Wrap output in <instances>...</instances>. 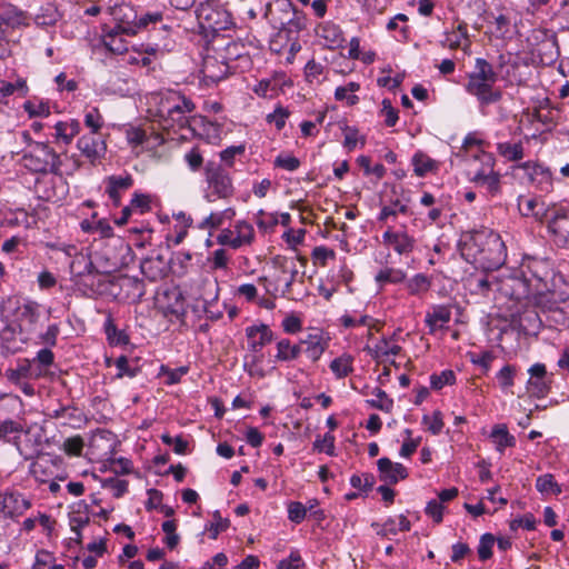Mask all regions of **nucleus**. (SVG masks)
I'll return each instance as SVG.
<instances>
[{"mask_svg": "<svg viewBox=\"0 0 569 569\" xmlns=\"http://www.w3.org/2000/svg\"><path fill=\"white\" fill-rule=\"evenodd\" d=\"M121 34L124 33L114 28L103 37V44L110 52L122 54L128 50L127 42Z\"/></svg>", "mask_w": 569, "mask_h": 569, "instance_id": "33", "label": "nucleus"}, {"mask_svg": "<svg viewBox=\"0 0 569 569\" xmlns=\"http://www.w3.org/2000/svg\"><path fill=\"white\" fill-rule=\"evenodd\" d=\"M406 279V273L401 269L385 268L381 269L375 277L376 282L383 287L386 283H401Z\"/></svg>", "mask_w": 569, "mask_h": 569, "instance_id": "39", "label": "nucleus"}, {"mask_svg": "<svg viewBox=\"0 0 569 569\" xmlns=\"http://www.w3.org/2000/svg\"><path fill=\"white\" fill-rule=\"evenodd\" d=\"M456 382V375L452 370H443L439 375H432L430 377L431 388L440 390L445 386H451Z\"/></svg>", "mask_w": 569, "mask_h": 569, "instance_id": "54", "label": "nucleus"}, {"mask_svg": "<svg viewBox=\"0 0 569 569\" xmlns=\"http://www.w3.org/2000/svg\"><path fill=\"white\" fill-rule=\"evenodd\" d=\"M516 375V367L511 365H506L500 369V371L497 373V380L499 382V386L506 390L513 386V378Z\"/></svg>", "mask_w": 569, "mask_h": 569, "instance_id": "60", "label": "nucleus"}, {"mask_svg": "<svg viewBox=\"0 0 569 569\" xmlns=\"http://www.w3.org/2000/svg\"><path fill=\"white\" fill-rule=\"evenodd\" d=\"M451 319V311L446 306H437L431 312L427 313L426 322L430 330L433 331L437 327H442Z\"/></svg>", "mask_w": 569, "mask_h": 569, "instance_id": "34", "label": "nucleus"}, {"mask_svg": "<svg viewBox=\"0 0 569 569\" xmlns=\"http://www.w3.org/2000/svg\"><path fill=\"white\" fill-rule=\"evenodd\" d=\"M300 164V160L297 157L289 153H280L276 157L273 161V166L276 168H280L290 172L298 170Z\"/></svg>", "mask_w": 569, "mask_h": 569, "instance_id": "49", "label": "nucleus"}, {"mask_svg": "<svg viewBox=\"0 0 569 569\" xmlns=\"http://www.w3.org/2000/svg\"><path fill=\"white\" fill-rule=\"evenodd\" d=\"M56 136L61 139L66 144H69L72 139L80 133L81 126L78 120L71 119L69 121H60L54 126Z\"/></svg>", "mask_w": 569, "mask_h": 569, "instance_id": "31", "label": "nucleus"}, {"mask_svg": "<svg viewBox=\"0 0 569 569\" xmlns=\"http://www.w3.org/2000/svg\"><path fill=\"white\" fill-rule=\"evenodd\" d=\"M520 168L528 172L531 182L541 191H549L551 189L552 180L548 168L531 161L523 162Z\"/></svg>", "mask_w": 569, "mask_h": 569, "instance_id": "24", "label": "nucleus"}, {"mask_svg": "<svg viewBox=\"0 0 569 569\" xmlns=\"http://www.w3.org/2000/svg\"><path fill=\"white\" fill-rule=\"evenodd\" d=\"M343 131V147L347 148L349 151L353 150L357 146V143L360 141L363 146L366 143V140L363 137H360L359 130L356 127H349L345 126L342 128Z\"/></svg>", "mask_w": 569, "mask_h": 569, "instance_id": "52", "label": "nucleus"}, {"mask_svg": "<svg viewBox=\"0 0 569 569\" xmlns=\"http://www.w3.org/2000/svg\"><path fill=\"white\" fill-rule=\"evenodd\" d=\"M194 103L174 91H168L160 97L158 103L159 123L164 130H180L190 127Z\"/></svg>", "mask_w": 569, "mask_h": 569, "instance_id": "4", "label": "nucleus"}, {"mask_svg": "<svg viewBox=\"0 0 569 569\" xmlns=\"http://www.w3.org/2000/svg\"><path fill=\"white\" fill-rule=\"evenodd\" d=\"M536 488L540 493L547 496H558L562 491L551 473L539 476L536 480Z\"/></svg>", "mask_w": 569, "mask_h": 569, "instance_id": "37", "label": "nucleus"}, {"mask_svg": "<svg viewBox=\"0 0 569 569\" xmlns=\"http://www.w3.org/2000/svg\"><path fill=\"white\" fill-rule=\"evenodd\" d=\"M284 86H291V81L284 72H274L270 78L261 79L252 91L262 98H273L279 94Z\"/></svg>", "mask_w": 569, "mask_h": 569, "instance_id": "16", "label": "nucleus"}, {"mask_svg": "<svg viewBox=\"0 0 569 569\" xmlns=\"http://www.w3.org/2000/svg\"><path fill=\"white\" fill-rule=\"evenodd\" d=\"M116 367L118 369V373L116 375L117 379L123 377L134 378L139 372L138 367H131L129 365V360L126 356H121L116 360Z\"/></svg>", "mask_w": 569, "mask_h": 569, "instance_id": "57", "label": "nucleus"}, {"mask_svg": "<svg viewBox=\"0 0 569 569\" xmlns=\"http://www.w3.org/2000/svg\"><path fill=\"white\" fill-rule=\"evenodd\" d=\"M71 164L63 169L61 156L54 151L46 142H34L31 148L27 149L21 158L22 166L33 173H53L62 176L73 174L80 169L82 162L76 157L71 156Z\"/></svg>", "mask_w": 569, "mask_h": 569, "instance_id": "2", "label": "nucleus"}, {"mask_svg": "<svg viewBox=\"0 0 569 569\" xmlns=\"http://www.w3.org/2000/svg\"><path fill=\"white\" fill-rule=\"evenodd\" d=\"M411 163L415 174L418 177H425L437 168L436 161L420 151L413 154Z\"/></svg>", "mask_w": 569, "mask_h": 569, "instance_id": "36", "label": "nucleus"}, {"mask_svg": "<svg viewBox=\"0 0 569 569\" xmlns=\"http://www.w3.org/2000/svg\"><path fill=\"white\" fill-rule=\"evenodd\" d=\"M336 259V252L325 246H318L312 249L311 260L315 266L326 267L329 260Z\"/></svg>", "mask_w": 569, "mask_h": 569, "instance_id": "47", "label": "nucleus"}, {"mask_svg": "<svg viewBox=\"0 0 569 569\" xmlns=\"http://www.w3.org/2000/svg\"><path fill=\"white\" fill-rule=\"evenodd\" d=\"M203 81L207 84H214L223 80L229 73V66L214 57H207L201 69Z\"/></svg>", "mask_w": 569, "mask_h": 569, "instance_id": "21", "label": "nucleus"}, {"mask_svg": "<svg viewBox=\"0 0 569 569\" xmlns=\"http://www.w3.org/2000/svg\"><path fill=\"white\" fill-rule=\"evenodd\" d=\"M305 562L298 550H292L287 559L278 562L277 569H303Z\"/></svg>", "mask_w": 569, "mask_h": 569, "instance_id": "61", "label": "nucleus"}, {"mask_svg": "<svg viewBox=\"0 0 569 569\" xmlns=\"http://www.w3.org/2000/svg\"><path fill=\"white\" fill-rule=\"evenodd\" d=\"M276 9L280 13H284L288 19H276L271 12V23L274 29L299 31L305 28V18L302 12L298 11L290 0H277L274 3Z\"/></svg>", "mask_w": 569, "mask_h": 569, "instance_id": "7", "label": "nucleus"}, {"mask_svg": "<svg viewBox=\"0 0 569 569\" xmlns=\"http://www.w3.org/2000/svg\"><path fill=\"white\" fill-rule=\"evenodd\" d=\"M382 243L399 256H409L413 252L417 240L407 230H395L389 227L382 234Z\"/></svg>", "mask_w": 569, "mask_h": 569, "instance_id": "12", "label": "nucleus"}, {"mask_svg": "<svg viewBox=\"0 0 569 569\" xmlns=\"http://www.w3.org/2000/svg\"><path fill=\"white\" fill-rule=\"evenodd\" d=\"M84 124L90 129L89 133H100L103 126V118L98 108H91L84 113Z\"/></svg>", "mask_w": 569, "mask_h": 569, "instance_id": "50", "label": "nucleus"}, {"mask_svg": "<svg viewBox=\"0 0 569 569\" xmlns=\"http://www.w3.org/2000/svg\"><path fill=\"white\" fill-rule=\"evenodd\" d=\"M236 237L233 240H228L229 246L238 249L244 244H251L254 240L253 227L247 221H238L234 226Z\"/></svg>", "mask_w": 569, "mask_h": 569, "instance_id": "27", "label": "nucleus"}, {"mask_svg": "<svg viewBox=\"0 0 569 569\" xmlns=\"http://www.w3.org/2000/svg\"><path fill=\"white\" fill-rule=\"evenodd\" d=\"M58 19V10L53 6L48 4L47 7H42L40 12L36 14L34 21L39 26H52Z\"/></svg>", "mask_w": 569, "mask_h": 569, "instance_id": "48", "label": "nucleus"}, {"mask_svg": "<svg viewBox=\"0 0 569 569\" xmlns=\"http://www.w3.org/2000/svg\"><path fill=\"white\" fill-rule=\"evenodd\" d=\"M548 229L552 241L560 248H569V214L565 208L552 206Z\"/></svg>", "mask_w": 569, "mask_h": 569, "instance_id": "10", "label": "nucleus"}, {"mask_svg": "<svg viewBox=\"0 0 569 569\" xmlns=\"http://www.w3.org/2000/svg\"><path fill=\"white\" fill-rule=\"evenodd\" d=\"M465 288L471 295L487 296L491 290V282L486 274H470L465 279Z\"/></svg>", "mask_w": 569, "mask_h": 569, "instance_id": "30", "label": "nucleus"}, {"mask_svg": "<svg viewBox=\"0 0 569 569\" xmlns=\"http://www.w3.org/2000/svg\"><path fill=\"white\" fill-rule=\"evenodd\" d=\"M360 89L357 82H349L346 86L338 87L335 91V99L346 101L347 106H355L359 102V97L353 94Z\"/></svg>", "mask_w": 569, "mask_h": 569, "instance_id": "40", "label": "nucleus"}, {"mask_svg": "<svg viewBox=\"0 0 569 569\" xmlns=\"http://www.w3.org/2000/svg\"><path fill=\"white\" fill-rule=\"evenodd\" d=\"M408 210L409 208L407 203L396 199L395 201H391L389 206L382 207L378 220L386 222L390 217H396L398 213L407 214Z\"/></svg>", "mask_w": 569, "mask_h": 569, "instance_id": "44", "label": "nucleus"}, {"mask_svg": "<svg viewBox=\"0 0 569 569\" xmlns=\"http://www.w3.org/2000/svg\"><path fill=\"white\" fill-rule=\"evenodd\" d=\"M163 13L161 11L147 12L137 18L136 34L141 30L148 29L149 26H156L162 22Z\"/></svg>", "mask_w": 569, "mask_h": 569, "instance_id": "53", "label": "nucleus"}, {"mask_svg": "<svg viewBox=\"0 0 569 569\" xmlns=\"http://www.w3.org/2000/svg\"><path fill=\"white\" fill-rule=\"evenodd\" d=\"M313 449L319 452H326L329 456L335 455V437L327 432L322 438H317L313 442Z\"/></svg>", "mask_w": 569, "mask_h": 569, "instance_id": "59", "label": "nucleus"}, {"mask_svg": "<svg viewBox=\"0 0 569 569\" xmlns=\"http://www.w3.org/2000/svg\"><path fill=\"white\" fill-rule=\"evenodd\" d=\"M495 545V537L491 533H483L480 537L478 546V556L482 561L488 560L492 556V547Z\"/></svg>", "mask_w": 569, "mask_h": 569, "instance_id": "56", "label": "nucleus"}, {"mask_svg": "<svg viewBox=\"0 0 569 569\" xmlns=\"http://www.w3.org/2000/svg\"><path fill=\"white\" fill-rule=\"evenodd\" d=\"M77 148L91 164H97L104 158L107 143L101 133H86L77 141Z\"/></svg>", "mask_w": 569, "mask_h": 569, "instance_id": "11", "label": "nucleus"}, {"mask_svg": "<svg viewBox=\"0 0 569 569\" xmlns=\"http://www.w3.org/2000/svg\"><path fill=\"white\" fill-rule=\"evenodd\" d=\"M307 516V507L299 502L292 501L288 506V518L290 521L295 523H300L305 520Z\"/></svg>", "mask_w": 569, "mask_h": 569, "instance_id": "62", "label": "nucleus"}, {"mask_svg": "<svg viewBox=\"0 0 569 569\" xmlns=\"http://www.w3.org/2000/svg\"><path fill=\"white\" fill-rule=\"evenodd\" d=\"M104 331L111 345L119 346L129 343V336L123 330H119L110 317L104 323Z\"/></svg>", "mask_w": 569, "mask_h": 569, "instance_id": "41", "label": "nucleus"}, {"mask_svg": "<svg viewBox=\"0 0 569 569\" xmlns=\"http://www.w3.org/2000/svg\"><path fill=\"white\" fill-rule=\"evenodd\" d=\"M530 378L527 382L528 392L536 398H543L550 390V380L543 363H535L528 370Z\"/></svg>", "mask_w": 569, "mask_h": 569, "instance_id": "15", "label": "nucleus"}, {"mask_svg": "<svg viewBox=\"0 0 569 569\" xmlns=\"http://www.w3.org/2000/svg\"><path fill=\"white\" fill-rule=\"evenodd\" d=\"M234 214L236 211L232 208H228L221 212H212L203 219V221L199 224V228L203 230L217 229L222 226L226 218L232 219Z\"/></svg>", "mask_w": 569, "mask_h": 569, "instance_id": "38", "label": "nucleus"}, {"mask_svg": "<svg viewBox=\"0 0 569 569\" xmlns=\"http://www.w3.org/2000/svg\"><path fill=\"white\" fill-rule=\"evenodd\" d=\"M431 286L430 279L423 273L415 274L407 282V289L410 295H419L429 290Z\"/></svg>", "mask_w": 569, "mask_h": 569, "instance_id": "46", "label": "nucleus"}, {"mask_svg": "<svg viewBox=\"0 0 569 569\" xmlns=\"http://www.w3.org/2000/svg\"><path fill=\"white\" fill-rule=\"evenodd\" d=\"M470 181L478 188L485 189L490 197H496L501 192V176L493 170V159L489 156L485 166L472 174Z\"/></svg>", "mask_w": 569, "mask_h": 569, "instance_id": "9", "label": "nucleus"}, {"mask_svg": "<svg viewBox=\"0 0 569 569\" xmlns=\"http://www.w3.org/2000/svg\"><path fill=\"white\" fill-rule=\"evenodd\" d=\"M39 318V305L34 301H27L17 307L16 319L21 332L33 331Z\"/></svg>", "mask_w": 569, "mask_h": 569, "instance_id": "17", "label": "nucleus"}, {"mask_svg": "<svg viewBox=\"0 0 569 569\" xmlns=\"http://www.w3.org/2000/svg\"><path fill=\"white\" fill-rule=\"evenodd\" d=\"M204 181L207 184L204 199L208 202L229 200L234 196L236 188L230 172L220 163L208 161L204 166Z\"/></svg>", "mask_w": 569, "mask_h": 569, "instance_id": "5", "label": "nucleus"}, {"mask_svg": "<svg viewBox=\"0 0 569 569\" xmlns=\"http://www.w3.org/2000/svg\"><path fill=\"white\" fill-rule=\"evenodd\" d=\"M323 71L325 67L320 62H317L316 60L312 59L308 61L305 67L306 80L310 83H319L321 82L320 77L323 74Z\"/></svg>", "mask_w": 569, "mask_h": 569, "instance_id": "55", "label": "nucleus"}, {"mask_svg": "<svg viewBox=\"0 0 569 569\" xmlns=\"http://www.w3.org/2000/svg\"><path fill=\"white\" fill-rule=\"evenodd\" d=\"M196 17L201 29L212 32L228 30L232 26L231 14L217 1L200 2Z\"/></svg>", "mask_w": 569, "mask_h": 569, "instance_id": "6", "label": "nucleus"}, {"mask_svg": "<svg viewBox=\"0 0 569 569\" xmlns=\"http://www.w3.org/2000/svg\"><path fill=\"white\" fill-rule=\"evenodd\" d=\"M490 438L501 453L506 448L516 446V438L509 433L506 425H496L491 430Z\"/></svg>", "mask_w": 569, "mask_h": 569, "instance_id": "28", "label": "nucleus"}, {"mask_svg": "<svg viewBox=\"0 0 569 569\" xmlns=\"http://www.w3.org/2000/svg\"><path fill=\"white\" fill-rule=\"evenodd\" d=\"M317 34L329 48L340 47L343 42V33L339 26L332 22H325L317 29Z\"/></svg>", "mask_w": 569, "mask_h": 569, "instance_id": "26", "label": "nucleus"}, {"mask_svg": "<svg viewBox=\"0 0 569 569\" xmlns=\"http://www.w3.org/2000/svg\"><path fill=\"white\" fill-rule=\"evenodd\" d=\"M59 333V326L57 323L50 325L46 332L39 335V343H42L49 348L54 347L57 345Z\"/></svg>", "mask_w": 569, "mask_h": 569, "instance_id": "64", "label": "nucleus"}, {"mask_svg": "<svg viewBox=\"0 0 569 569\" xmlns=\"http://www.w3.org/2000/svg\"><path fill=\"white\" fill-rule=\"evenodd\" d=\"M401 351V347L399 345H391L387 338H382L378 341V343L371 349L372 357L379 359L388 356H398Z\"/></svg>", "mask_w": 569, "mask_h": 569, "instance_id": "43", "label": "nucleus"}, {"mask_svg": "<svg viewBox=\"0 0 569 569\" xmlns=\"http://www.w3.org/2000/svg\"><path fill=\"white\" fill-rule=\"evenodd\" d=\"M376 399H368L366 402L371 408H376L378 410L385 412H391L393 408V400L388 397V395L380 388L375 389Z\"/></svg>", "mask_w": 569, "mask_h": 569, "instance_id": "45", "label": "nucleus"}, {"mask_svg": "<svg viewBox=\"0 0 569 569\" xmlns=\"http://www.w3.org/2000/svg\"><path fill=\"white\" fill-rule=\"evenodd\" d=\"M230 525L229 519L222 518L217 510L213 512V521L207 525L206 529L209 531L211 539H217L220 532L226 531Z\"/></svg>", "mask_w": 569, "mask_h": 569, "instance_id": "51", "label": "nucleus"}, {"mask_svg": "<svg viewBox=\"0 0 569 569\" xmlns=\"http://www.w3.org/2000/svg\"><path fill=\"white\" fill-rule=\"evenodd\" d=\"M103 182L106 184V193L112 200L114 206H119L122 192L129 190L133 186V178L129 173L123 176H109Z\"/></svg>", "mask_w": 569, "mask_h": 569, "instance_id": "20", "label": "nucleus"}, {"mask_svg": "<svg viewBox=\"0 0 569 569\" xmlns=\"http://www.w3.org/2000/svg\"><path fill=\"white\" fill-rule=\"evenodd\" d=\"M519 213L526 218H533L537 222L549 219L552 206L546 204L537 197L519 196L517 199Z\"/></svg>", "mask_w": 569, "mask_h": 569, "instance_id": "13", "label": "nucleus"}, {"mask_svg": "<svg viewBox=\"0 0 569 569\" xmlns=\"http://www.w3.org/2000/svg\"><path fill=\"white\" fill-rule=\"evenodd\" d=\"M461 257L483 270H496L507 258V250L501 237L490 230H476L465 237L460 243Z\"/></svg>", "mask_w": 569, "mask_h": 569, "instance_id": "1", "label": "nucleus"}, {"mask_svg": "<svg viewBox=\"0 0 569 569\" xmlns=\"http://www.w3.org/2000/svg\"><path fill=\"white\" fill-rule=\"evenodd\" d=\"M22 425L13 420H6L0 423V440L11 442L19 447L20 433L22 432Z\"/></svg>", "mask_w": 569, "mask_h": 569, "instance_id": "32", "label": "nucleus"}, {"mask_svg": "<svg viewBox=\"0 0 569 569\" xmlns=\"http://www.w3.org/2000/svg\"><path fill=\"white\" fill-rule=\"evenodd\" d=\"M422 423L427 426L432 435H439L443 428L442 413L437 410L431 416L425 415Z\"/></svg>", "mask_w": 569, "mask_h": 569, "instance_id": "58", "label": "nucleus"}, {"mask_svg": "<svg viewBox=\"0 0 569 569\" xmlns=\"http://www.w3.org/2000/svg\"><path fill=\"white\" fill-rule=\"evenodd\" d=\"M40 376L41 370L34 368L29 359L19 360L16 368H9L6 371L7 379L14 385H21L24 380L37 379Z\"/></svg>", "mask_w": 569, "mask_h": 569, "instance_id": "23", "label": "nucleus"}, {"mask_svg": "<svg viewBox=\"0 0 569 569\" xmlns=\"http://www.w3.org/2000/svg\"><path fill=\"white\" fill-rule=\"evenodd\" d=\"M330 369L338 379L347 377L352 371V357L342 355L333 359L330 363Z\"/></svg>", "mask_w": 569, "mask_h": 569, "instance_id": "42", "label": "nucleus"}, {"mask_svg": "<svg viewBox=\"0 0 569 569\" xmlns=\"http://www.w3.org/2000/svg\"><path fill=\"white\" fill-rule=\"evenodd\" d=\"M497 152L508 161H519L525 156L521 142H499Z\"/></svg>", "mask_w": 569, "mask_h": 569, "instance_id": "35", "label": "nucleus"}, {"mask_svg": "<svg viewBox=\"0 0 569 569\" xmlns=\"http://www.w3.org/2000/svg\"><path fill=\"white\" fill-rule=\"evenodd\" d=\"M249 349L253 352H259L266 345L273 340V332L271 329L261 323L259 326H250L246 329Z\"/></svg>", "mask_w": 569, "mask_h": 569, "instance_id": "22", "label": "nucleus"}, {"mask_svg": "<svg viewBox=\"0 0 569 569\" xmlns=\"http://www.w3.org/2000/svg\"><path fill=\"white\" fill-rule=\"evenodd\" d=\"M301 343L307 345L305 352L313 362L318 361L328 347V342L321 335H310Z\"/></svg>", "mask_w": 569, "mask_h": 569, "instance_id": "29", "label": "nucleus"}, {"mask_svg": "<svg viewBox=\"0 0 569 569\" xmlns=\"http://www.w3.org/2000/svg\"><path fill=\"white\" fill-rule=\"evenodd\" d=\"M141 272L151 281L162 279L167 273V262L161 256L148 257L140 263Z\"/></svg>", "mask_w": 569, "mask_h": 569, "instance_id": "25", "label": "nucleus"}, {"mask_svg": "<svg viewBox=\"0 0 569 569\" xmlns=\"http://www.w3.org/2000/svg\"><path fill=\"white\" fill-rule=\"evenodd\" d=\"M113 2L109 6V12L117 22L116 29L127 36H136L138 13L130 3L119 2V0H110Z\"/></svg>", "mask_w": 569, "mask_h": 569, "instance_id": "8", "label": "nucleus"}, {"mask_svg": "<svg viewBox=\"0 0 569 569\" xmlns=\"http://www.w3.org/2000/svg\"><path fill=\"white\" fill-rule=\"evenodd\" d=\"M497 81L498 73L492 64L483 58H477L473 70L467 74L465 89L485 107L497 103L502 98L501 90L495 87Z\"/></svg>", "mask_w": 569, "mask_h": 569, "instance_id": "3", "label": "nucleus"}, {"mask_svg": "<svg viewBox=\"0 0 569 569\" xmlns=\"http://www.w3.org/2000/svg\"><path fill=\"white\" fill-rule=\"evenodd\" d=\"M440 43L443 48H448L450 50L461 48L466 53H468L471 47V41L469 39L467 23L461 22L455 30L446 31Z\"/></svg>", "mask_w": 569, "mask_h": 569, "instance_id": "18", "label": "nucleus"}, {"mask_svg": "<svg viewBox=\"0 0 569 569\" xmlns=\"http://www.w3.org/2000/svg\"><path fill=\"white\" fill-rule=\"evenodd\" d=\"M83 439L80 436L70 437L63 442V451L69 456H80L83 449Z\"/></svg>", "mask_w": 569, "mask_h": 569, "instance_id": "63", "label": "nucleus"}, {"mask_svg": "<svg viewBox=\"0 0 569 569\" xmlns=\"http://www.w3.org/2000/svg\"><path fill=\"white\" fill-rule=\"evenodd\" d=\"M30 507V500L19 492L0 493V518H17Z\"/></svg>", "mask_w": 569, "mask_h": 569, "instance_id": "14", "label": "nucleus"}, {"mask_svg": "<svg viewBox=\"0 0 569 569\" xmlns=\"http://www.w3.org/2000/svg\"><path fill=\"white\" fill-rule=\"evenodd\" d=\"M377 466L380 480L389 485H396L399 480H403L408 477L407 468L402 463L392 462L389 458H380L377 461Z\"/></svg>", "mask_w": 569, "mask_h": 569, "instance_id": "19", "label": "nucleus"}]
</instances>
